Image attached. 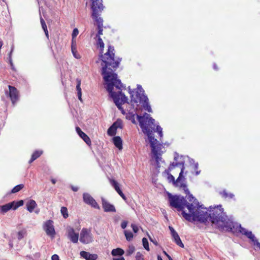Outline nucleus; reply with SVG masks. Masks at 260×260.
<instances>
[{"instance_id": "7ed1b4c3", "label": "nucleus", "mask_w": 260, "mask_h": 260, "mask_svg": "<svg viewBox=\"0 0 260 260\" xmlns=\"http://www.w3.org/2000/svg\"><path fill=\"white\" fill-rule=\"evenodd\" d=\"M209 217L207 223L210 222L211 226L221 232H232L234 233H241L244 235L247 231L241 227L240 224L235 223L224 212L221 206L210 208Z\"/></svg>"}, {"instance_id": "864d4df0", "label": "nucleus", "mask_w": 260, "mask_h": 260, "mask_svg": "<svg viewBox=\"0 0 260 260\" xmlns=\"http://www.w3.org/2000/svg\"><path fill=\"white\" fill-rule=\"evenodd\" d=\"M164 253L168 256V257L169 258V259L170 260H172V259L171 258V256L169 255H168L165 251H164Z\"/></svg>"}, {"instance_id": "58836bf2", "label": "nucleus", "mask_w": 260, "mask_h": 260, "mask_svg": "<svg viewBox=\"0 0 260 260\" xmlns=\"http://www.w3.org/2000/svg\"><path fill=\"white\" fill-rule=\"evenodd\" d=\"M131 226L132 228H133V231L135 232V233H137L138 231V228L137 227V225H136L135 224H132L131 225Z\"/></svg>"}, {"instance_id": "20e7f679", "label": "nucleus", "mask_w": 260, "mask_h": 260, "mask_svg": "<svg viewBox=\"0 0 260 260\" xmlns=\"http://www.w3.org/2000/svg\"><path fill=\"white\" fill-rule=\"evenodd\" d=\"M152 132H157L160 139L162 137V128L157 125L154 119L147 114V138L151 147V165L157 169L160 168L159 162L161 161L162 144L154 138Z\"/></svg>"}, {"instance_id": "052dcab7", "label": "nucleus", "mask_w": 260, "mask_h": 260, "mask_svg": "<svg viewBox=\"0 0 260 260\" xmlns=\"http://www.w3.org/2000/svg\"><path fill=\"white\" fill-rule=\"evenodd\" d=\"M149 251V245H148V243L147 242V251Z\"/></svg>"}, {"instance_id": "bf43d9fd", "label": "nucleus", "mask_w": 260, "mask_h": 260, "mask_svg": "<svg viewBox=\"0 0 260 260\" xmlns=\"http://www.w3.org/2000/svg\"><path fill=\"white\" fill-rule=\"evenodd\" d=\"M140 255H141L140 253V252H137V257H138L140 256Z\"/></svg>"}, {"instance_id": "412c9836", "label": "nucleus", "mask_w": 260, "mask_h": 260, "mask_svg": "<svg viewBox=\"0 0 260 260\" xmlns=\"http://www.w3.org/2000/svg\"><path fill=\"white\" fill-rule=\"evenodd\" d=\"M26 206L27 210L30 212H32L34 209L37 206V204L35 201L33 200H30L26 203Z\"/></svg>"}, {"instance_id": "e433bc0d", "label": "nucleus", "mask_w": 260, "mask_h": 260, "mask_svg": "<svg viewBox=\"0 0 260 260\" xmlns=\"http://www.w3.org/2000/svg\"><path fill=\"white\" fill-rule=\"evenodd\" d=\"M25 234V232L24 231H19L18 233V239L19 240L21 239Z\"/></svg>"}, {"instance_id": "7c9ffc66", "label": "nucleus", "mask_w": 260, "mask_h": 260, "mask_svg": "<svg viewBox=\"0 0 260 260\" xmlns=\"http://www.w3.org/2000/svg\"><path fill=\"white\" fill-rule=\"evenodd\" d=\"M135 248L133 245H130L128 246V249L126 251V255H131L135 251Z\"/></svg>"}, {"instance_id": "de8ad7c7", "label": "nucleus", "mask_w": 260, "mask_h": 260, "mask_svg": "<svg viewBox=\"0 0 260 260\" xmlns=\"http://www.w3.org/2000/svg\"><path fill=\"white\" fill-rule=\"evenodd\" d=\"M44 31L45 32V35H46V37L48 39L49 38V34H48V30L46 29V30H44Z\"/></svg>"}, {"instance_id": "bb28decb", "label": "nucleus", "mask_w": 260, "mask_h": 260, "mask_svg": "<svg viewBox=\"0 0 260 260\" xmlns=\"http://www.w3.org/2000/svg\"><path fill=\"white\" fill-rule=\"evenodd\" d=\"M24 186V185L23 184L16 185L11 190V193H15L19 191L20 190L23 188Z\"/></svg>"}, {"instance_id": "dca6fc26", "label": "nucleus", "mask_w": 260, "mask_h": 260, "mask_svg": "<svg viewBox=\"0 0 260 260\" xmlns=\"http://www.w3.org/2000/svg\"><path fill=\"white\" fill-rule=\"evenodd\" d=\"M68 236L73 243H76L78 242L79 234L75 232L73 228H70L68 229Z\"/></svg>"}, {"instance_id": "a18cd8bd", "label": "nucleus", "mask_w": 260, "mask_h": 260, "mask_svg": "<svg viewBox=\"0 0 260 260\" xmlns=\"http://www.w3.org/2000/svg\"><path fill=\"white\" fill-rule=\"evenodd\" d=\"M147 112H148L149 113H152V109H151L150 106L148 104V103H147Z\"/></svg>"}, {"instance_id": "9d476101", "label": "nucleus", "mask_w": 260, "mask_h": 260, "mask_svg": "<svg viewBox=\"0 0 260 260\" xmlns=\"http://www.w3.org/2000/svg\"><path fill=\"white\" fill-rule=\"evenodd\" d=\"M24 202L23 200H20L17 202L13 201L1 207L0 211L3 214L8 212L10 209L16 210L18 207L22 206L23 205Z\"/></svg>"}, {"instance_id": "393cba45", "label": "nucleus", "mask_w": 260, "mask_h": 260, "mask_svg": "<svg viewBox=\"0 0 260 260\" xmlns=\"http://www.w3.org/2000/svg\"><path fill=\"white\" fill-rule=\"evenodd\" d=\"M115 129L120 128L123 127L122 121L120 119H117L115 122L113 123Z\"/></svg>"}, {"instance_id": "680f3d73", "label": "nucleus", "mask_w": 260, "mask_h": 260, "mask_svg": "<svg viewBox=\"0 0 260 260\" xmlns=\"http://www.w3.org/2000/svg\"><path fill=\"white\" fill-rule=\"evenodd\" d=\"M78 99L80 101H82V98L81 96H78Z\"/></svg>"}, {"instance_id": "5701e85b", "label": "nucleus", "mask_w": 260, "mask_h": 260, "mask_svg": "<svg viewBox=\"0 0 260 260\" xmlns=\"http://www.w3.org/2000/svg\"><path fill=\"white\" fill-rule=\"evenodd\" d=\"M42 151H36L31 155V157L29 161V163L31 164L32 162L35 160H36L37 158H38L42 154Z\"/></svg>"}, {"instance_id": "3c124183", "label": "nucleus", "mask_w": 260, "mask_h": 260, "mask_svg": "<svg viewBox=\"0 0 260 260\" xmlns=\"http://www.w3.org/2000/svg\"><path fill=\"white\" fill-rule=\"evenodd\" d=\"M13 47H12L11 50V51L10 52V53L9 54V56H11L12 57V52H13Z\"/></svg>"}, {"instance_id": "cd10ccee", "label": "nucleus", "mask_w": 260, "mask_h": 260, "mask_svg": "<svg viewBox=\"0 0 260 260\" xmlns=\"http://www.w3.org/2000/svg\"><path fill=\"white\" fill-rule=\"evenodd\" d=\"M124 235L127 241L132 240L133 238V234L131 231H124Z\"/></svg>"}, {"instance_id": "2f4dec72", "label": "nucleus", "mask_w": 260, "mask_h": 260, "mask_svg": "<svg viewBox=\"0 0 260 260\" xmlns=\"http://www.w3.org/2000/svg\"><path fill=\"white\" fill-rule=\"evenodd\" d=\"M40 20H41V25L42 26V28L43 29V30H44L47 29V25L46 24V23H45L44 20L42 17H41Z\"/></svg>"}, {"instance_id": "49530a36", "label": "nucleus", "mask_w": 260, "mask_h": 260, "mask_svg": "<svg viewBox=\"0 0 260 260\" xmlns=\"http://www.w3.org/2000/svg\"><path fill=\"white\" fill-rule=\"evenodd\" d=\"M113 260H125L123 257H120L119 258H113Z\"/></svg>"}, {"instance_id": "603ef678", "label": "nucleus", "mask_w": 260, "mask_h": 260, "mask_svg": "<svg viewBox=\"0 0 260 260\" xmlns=\"http://www.w3.org/2000/svg\"><path fill=\"white\" fill-rule=\"evenodd\" d=\"M78 93V96H82V92L81 91H77Z\"/></svg>"}, {"instance_id": "c756f323", "label": "nucleus", "mask_w": 260, "mask_h": 260, "mask_svg": "<svg viewBox=\"0 0 260 260\" xmlns=\"http://www.w3.org/2000/svg\"><path fill=\"white\" fill-rule=\"evenodd\" d=\"M61 213L64 218H67L68 216V209L65 207H62L60 210Z\"/></svg>"}, {"instance_id": "4d7b16f0", "label": "nucleus", "mask_w": 260, "mask_h": 260, "mask_svg": "<svg viewBox=\"0 0 260 260\" xmlns=\"http://www.w3.org/2000/svg\"><path fill=\"white\" fill-rule=\"evenodd\" d=\"M51 182L53 184H55L56 183V180L54 179H52Z\"/></svg>"}, {"instance_id": "9b49d317", "label": "nucleus", "mask_w": 260, "mask_h": 260, "mask_svg": "<svg viewBox=\"0 0 260 260\" xmlns=\"http://www.w3.org/2000/svg\"><path fill=\"white\" fill-rule=\"evenodd\" d=\"M53 221L48 220L44 225V230L48 236L53 237L55 234V230L53 225Z\"/></svg>"}, {"instance_id": "4be33fe9", "label": "nucleus", "mask_w": 260, "mask_h": 260, "mask_svg": "<svg viewBox=\"0 0 260 260\" xmlns=\"http://www.w3.org/2000/svg\"><path fill=\"white\" fill-rule=\"evenodd\" d=\"M124 253V250L120 248L114 249L111 251V254L113 256H121Z\"/></svg>"}, {"instance_id": "f704fd0d", "label": "nucleus", "mask_w": 260, "mask_h": 260, "mask_svg": "<svg viewBox=\"0 0 260 260\" xmlns=\"http://www.w3.org/2000/svg\"><path fill=\"white\" fill-rule=\"evenodd\" d=\"M76 48V41L75 38L73 39L72 40V45H71V49L72 50H75V48Z\"/></svg>"}, {"instance_id": "79ce46f5", "label": "nucleus", "mask_w": 260, "mask_h": 260, "mask_svg": "<svg viewBox=\"0 0 260 260\" xmlns=\"http://www.w3.org/2000/svg\"><path fill=\"white\" fill-rule=\"evenodd\" d=\"M8 59H9V62L11 65V68L13 70L14 69V65H13V63L12 62V57L9 56Z\"/></svg>"}, {"instance_id": "a211bd4d", "label": "nucleus", "mask_w": 260, "mask_h": 260, "mask_svg": "<svg viewBox=\"0 0 260 260\" xmlns=\"http://www.w3.org/2000/svg\"><path fill=\"white\" fill-rule=\"evenodd\" d=\"M111 183L112 186L114 187V189L117 192V193L119 194V196L125 201L126 200V198L125 195L123 194L121 190L120 189L119 184L117 181L114 180H111Z\"/></svg>"}, {"instance_id": "ea45409f", "label": "nucleus", "mask_w": 260, "mask_h": 260, "mask_svg": "<svg viewBox=\"0 0 260 260\" xmlns=\"http://www.w3.org/2000/svg\"><path fill=\"white\" fill-rule=\"evenodd\" d=\"M127 222L123 221L121 223V227L122 229H124L127 226Z\"/></svg>"}, {"instance_id": "f257e3e1", "label": "nucleus", "mask_w": 260, "mask_h": 260, "mask_svg": "<svg viewBox=\"0 0 260 260\" xmlns=\"http://www.w3.org/2000/svg\"><path fill=\"white\" fill-rule=\"evenodd\" d=\"M98 44L101 50L99 57L102 61V75L107 84V90L116 106L120 110L122 109V104L126 103L127 101V97L121 92L122 84L120 80L117 79V75L115 73L119 67L121 59H115L113 52L114 49L111 45L109 46L108 51L103 54L104 43L100 37L98 38Z\"/></svg>"}, {"instance_id": "72a5a7b5", "label": "nucleus", "mask_w": 260, "mask_h": 260, "mask_svg": "<svg viewBox=\"0 0 260 260\" xmlns=\"http://www.w3.org/2000/svg\"><path fill=\"white\" fill-rule=\"evenodd\" d=\"M78 34H79L78 29L76 28H74L72 34L73 39L75 38L76 37V36L78 35Z\"/></svg>"}, {"instance_id": "a878e982", "label": "nucleus", "mask_w": 260, "mask_h": 260, "mask_svg": "<svg viewBox=\"0 0 260 260\" xmlns=\"http://www.w3.org/2000/svg\"><path fill=\"white\" fill-rule=\"evenodd\" d=\"M116 129H115L114 125L112 124L108 129L107 134L110 136H115L116 134Z\"/></svg>"}, {"instance_id": "aec40b11", "label": "nucleus", "mask_w": 260, "mask_h": 260, "mask_svg": "<svg viewBox=\"0 0 260 260\" xmlns=\"http://www.w3.org/2000/svg\"><path fill=\"white\" fill-rule=\"evenodd\" d=\"M113 142L119 150L122 149V140L119 136H115L113 138Z\"/></svg>"}, {"instance_id": "09e8293b", "label": "nucleus", "mask_w": 260, "mask_h": 260, "mask_svg": "<svg viewBox=\"0 0 260 260\" xmlns=\"http://www.w3.org/2000/svg\"><path fill=\"white\" fill-rule=\"evenodd\" d=\"M72 189L74 191H77L78 190V187L72 186Z\"/></svg>"}, {"instance_id": "4468645a", "label": "nucleus", "mask_w": 260, "mask_h": 260, "mask_svg": "<svg viewBox=\"0 0 260 260\" xmlns=\"http://www.w3.org/2000/svg\"><path fill=\"white\" fill-rule=\"evenodd\" d=\"M169 228L176 244L182 248L184 247V244L182 242L178 233L174 230L173 227L169 226Z\"/></svg>"}, {"instance_id": "f3484780", "label": "nucleus", "mask_w": 260, "mask_h": 260, "mask_svg": "<svg viewBox=\"0 0 260 260\" xmlns=\"http://www.w3.org/2000/svg\"><path fill=\"white\" fill-rule=\"evenodd\" d=\"M76 130L78 134L81 138L85 141V142L88 145H91V141L89 137L83 132L81 131L80 128L78 126L76 127Z\"/></svg>"}, {"instance_id": "e2e57ef3", "label": "nucleus", "mask_w": 260, "mask_h": 260, "mask_svg": "<svg viewBox=\"0 0 260 260\" xmlns=\"http://www.w3.org/2000/svg\"><path fill=\"white\" fill-rule=\"evenodd\" d=\"M189 260H192L191 258H190Z\"/></svg>"}, {"instance_id": "c85d7f7f", "label": "nucleus", "mask_w": 260, "mask_h": 260, "mask_svg": "<svg viewBox=\"0 0 260 260\" xmlns=\"http://www.w3.org/2000/svg\"><path fill=\"white\" fill-rule=\"evenodd\" d=\"M220 194L223 198H232L234 197V194L232 193H229L225 190H223L220 192Z\"/></svg>"}, {"instance_id": "1a4fd4ad", "label": "nucleus", "mask_w": 260, "mask_h": 260, "mask_svg": "<svg viewBox=\"0 0 260 260\" xmlns=\"http://www.w3.org/2000/svg\"><path fill=\"white\" fill-rule=\"evenodd\" d=\"M80 241L83 244H89L93 241V236L91 230L83 228L80 234Z\"/></svg>"}, {"instance_id": "f03ea898", "label": "nucleus", "mask_w": 260, "mask_h": 260, "mask_svg": "<svg viewBox=\"0 0 260 260\" xmlns=\"http://www.w3.org/2000/svg\"><path fill=\"white\" fill-rule=\"evenodd\" d=\"M187 199L179 196L172 195L168 192L170 205L176 208L178 211H181L183 217L188 221L197 219L201 223L207 225L209 217V209L204 208L199 205V203L192 194H188Z\"/></svg>"}, {"instance_id": "2eb2a0df", "label": "nucleus", "mask_w": 260, "mask_h": 260, "mask_svg": "<svg viewBox=\"0 0 260 260\" xmlns=\"http://www.w3.org/2000/svg\"><path fill=\"white\" fill-rule=\"evenodd\" d=\"M102 206L105 212H115L116 209L114 205L110 204L104 198H102Z\"/></svg>"}, {"instance_id": "a19ab883", "label": "nucleus", "mask_w": 260, "mask_h": 260, "mask_svg": "<svg viewBox=\"0 0 260 260\" xmlns=\"http://www.w3.org/2000/svg\"><path fill=\"white\" fill-rule=\"evenodd\" d=\"M147 236L149 237V238L151 242H152L155 245H156V246L158 245V243L155 239L153 240L152 239V238L150 236L148 235V234H147Z\"/></svg>"}, {"instance_id": "4c0bfd02", "label": "nucleus", "mask_w": 260, "mask_h": 260, "mask_svg": "<svg viewBox=\"0 0 260 260\" xmlns=\"http://www.w3.org/2000/svg\"><path fill=\"white\" fill-rule=\"evenodd\" d=\"M77 85L76 86L77 90V91H81V88L80 87L81 81L79 79H77Z\"/></svg>"}, {"instance_id": "5fc2aeb1", "label": "nucleus", "mask_w": 260, "mask_h": 260, "mask_svg": "<svg viewBox=\"0 0 260 260\" xmlns=\"http://www.w3.org/2000/svg\"><path fill=\"white\" fill-rule=\"evenodd\" d=\"M256 245L260 249V243L258 241H256V243H255Z\"/></svg>"}, {"instance_id": "13d9d810", "label": "nucleus", "mask_w": 260, "mask_h": 260, "mask_svg": "<svg viewBox=\"0 0 260 260\" xmlns=\"http://www.w3.org/2000/svg\"><path fill=\"white\" fill-rule=\"evenodd\" d=\"M157 260H162L161 257L159 255L157 256Z\"/></svg>"}, {"instance_id": "6e6552de", "label": "nucleus", "mask_w": 260, "mask_h": 260, "mask_svg": "<svg viewBox=\"0 0 260 260\" xmlns=\"http://www.w3.org/2000/svg\"><path fill=\"white\" fill-rule=\"evenodd\" d=\"M136 116L139 126L142 132L145 135L144 139L146 141V110L136 108Z\"/></svg>"}, {"instance_id": "6ab92c4d", "label": "nucleus", "mask_w": 260, "mask_h": 260, "mask_svg": "<svg viewBox=\"0 0 260 260\" xmlns=\"http://www.w3.org/2000/svg\"><path fill=\"white\" fill-rule=\"evenodd\" d=\"M80 254L82 257L86 260H96L98 257L96 254H90L84 251H81Z\"/></svg>"}, {"instance_id": "ddd939ff", "label": "nucleus", "mask_w": 260, "mask_h": 260, "mask_svg": "<svg viewBox=\"0 0 260 260\" xmlns=\"http://www.w3.org/2000/svg\"><path fill=\"white\" fill-rule=\"evenodd\" d=\"M9 96L13 105L18 100V91L14 86L9 85Z\"/></svg>"}, {"instance_id": "c03bdc74", "label": "nucleus", "mask_w": 260, "mask_h": 260, "mask_svg": "<svg viewBox=\"0 0 260 260\" xmlns=\"http://www.w3.org/2000/svg\"><path fill=\"white\" fill-rule=\"evenodd\" d=\"M52 260H59V257L57 254H54L52 256Z\"/></svg>"}, {"instance_id": "0eeeda50", "label": "nucleus", "mask_w": 260, "mask_h": 260, "mask_svg": "<svg viewBox=\"0 0 260 260\" xmlns=\"http://www.w3.org/2000/svg\"><path fill=\"white\" fill-rule=\"evenodd\" d=\"M92 1L91 9L92 10V17L96 22L98 27L103 26V19L99 17L100 13L104 9L102 0H93Z\"/></svg>"}, {"instance_id": "c9c22d12", "label": "nucleus", "mask_w": 260, "mask_h": 260, "mask_svg": "<svg viewBox=\"0 0 260 260\" xmlns=\"http://www.w3.org/2000/svg\"><path fill=\"white\" fill-rule=\"evenodd\" d=\"M98 28V32L96 34V37L99 38V37H100V36L103 34V26H101Z\"/></svg>"}, {"instance_id": "b1692460", "label": "nucleus", "mask_w": 260, "mask_h": 260, "mask_svg": "<svg viewBox=\"0 0 260 260\" xmlns=\"http://www.w3.org/2000/svg\"><path fill=\"white\" fill-rule=\"evenodd\" d=\"M244 235L246 236L247 238H248L249 239H250L252 241L256 243V241H257L254 235L252 234L251 232H245V233H244Z\"/></svg>"}, {"instance_id": "423d86ee", "label": "nucleus", "mask_w": 260, "mask_h": 260, "mask_svg": "<svg viewBox=\"0 0 260 260\" xmlns=\"http://www.w3.org/2000/svg\"><path fill=\"white\" fill-rule=\"evenodd\" d=\"M129 92L131 94V103L134 105L136 104L138 109L143 108L146 110V96L145 95V91L141 85H137V87L134 90H131L128 87Z\"/></svg>"}, {"instance_id": "6e6d98bb", "label": "nucleus", "mask_w": 260, "mask_h": 260, "mask_svg": "<svg viewBox=\"0 0 260 260\" xmlns=\"http://www.w3.org/2000/svg\"><path fill=\"white\" fill-rule=\"evenodd\" d=\"M132 122L134 124H137V123L136 122V121L135 120V118H133L132 120Z\"/></svg>"}, {"instance_id": "37998d69", "label": "nucleus", "mask_w": 260, "mask_h": 260, "mask_svg": "<svg viewBox=\"0 0 260 260\" xmlns=\"http://www.w3.org/2000/svg\"><path fill=\"white\" fill-rule=\"evenodd\" d=\"M143 245L145 249H146V237H144L142 239Z\"/></svg>"}, {"instance_id": "473e14b6", "label": "nucleus", "mask_w": 260, "mask_h": 260, "mask_svg": "<svg viewBox=\"0 0 260 260\" xmlns=\"http://www.w3.org/2000/svg\"><path fill=\"white\" fill-rule=\"evenodd\" d=\"M72 52L73 53V54L74 56L76 58H80V55L77 53V48H75V50H72Z\"/></svg>"}, {"instance_id": "8fccbe9b", "label": "nucleus", "mask_w": 260, "mask_h": 260, "mask_svg": "<svg viewBox=\"0 0 260 260\" xmlns=\"http://www.w3.org/2000/svg\"><path fill=\"white\" fill-rule=\"evenodd\" d=\"M213 67L215 70H217L218 69L217 65L215 63L213 64Z\"/></svg>"}, {"instance_id": "f8f14e48", "label": "nucleus", "mask_w": 260, "mask_h": 260, "mask_svg": "<svg viewBox=\"0 0 260 260\" xmlns=\"http://www.w3.org/2000/svg\"><path fill=\"white\" fill-rule=\"evenodd\" d=\"M83 199L84 202L88 205H90L91 207L100 209V207L95 200L88 193H84L83 194Z\"/></svg>"}, {"instance_id": "39448f33", "label": "nucleus", "mask_w": 260, "mask_h": 260, "mask_svg": "<svg viewBox=\"0 0 260 260\" xmlns=\"http://www.w3.org/2000/svg\"><path fill=\"white\" fill-rule=\"evenodd\" d=\"M184 168L183 162H174L164 173L168 175L167 179L169 182H172L176 186L182 187L186 194H189L187 185L183 183V181L184 180L183 176Z\"/></svg>"}]
</instances>
